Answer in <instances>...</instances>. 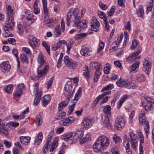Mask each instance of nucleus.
Here are the masks:
<instances>
[{
  "mask_svg": "<svg viewBox=\"0 0 154 154\" xmlns=\"http://www.w3.org/2000/svg\"><path fill=\"white\" fill-rule=\"evenodd\" d=\"M83 134L84 132L83 131H78L76 132H72L64 134L61 136V138L66 142L72 140L73 143L75 142L78 139H79L80 142V140L82 139Z\"/></svg>",
  "mask_w": 154,
  "mask_h": 154,
  "instance_id": "obj_2",
  "label": "nucleus"
},
{
  "mask_svg": "<svg viewBox=\"0 0 154 154\" xmlns=\"http://www.w3.org/2000/svg\"><path fill=\"white\" fill-rule=\"evenodd\" d=\"M29 44L32 48L35 49L39 46V44L38 41L36 38L33 36L29 35Z\"/></svg>",
  "mask_w": 154,
  "mask_h": 154,
  "instance_id": "obj_12",
  "label": "nucleus"
},
{
  "mask_svg": "<svg viewBox=\"0 0 154 154\" xmlns=\"http://www.w3.org/2000/svg\"><path fill=\"white\" fill-rule=\"evenodd\" d=\"M94 122L93 118L91 117H86L84 119L83 123L84 126L87 128H90Z\"/></svg>",
  "mask_w": 154,
  "mask_h": 154,
  "instance_id": "obj_20",
  "label": "nucleus"
},
{
  "mask_svg": "<svg viewBox=\"0 0 154 154\" xmlns=\"http://www.w3.org/2000/svg\"><path fill=\"white\" fill-rule=\"evenodd\" d=\"M20 139L21 143L25 144L27 145L30 142V138L28 137H20Z\"/></svg>",
  "mask_w": 154,
  "mask_h": 154,
  "instance_id": "obj_32",
  "label": "nucleus"
},
{
  "mask_svg": "<svg viewBox=\"0 0 154 154\" xmlns=\"http://www.w3.org/2000/svg\"><path fill=\"white\" fill-rule=\"evenodd\" d=\"M143 70L149 75V72L151 71V62L148 60H144L143 62Z\"/></svg>",
  "mask_w": 154,
  "mask_h": 154,
  "instance_id": "obj_14",
  "label": "nucleus"
},
{
  "mask_svg": "<svg viewBox=\"0 0 154 154\" xmlns=\"http://www.w3.org/2000/svg\"><path fill=\"white\" fill-rule=\"evenodd\" d=\"M98 14L99 17L103 19V20L104 21L105 19H107L106 17L105 14L102 11H98Z\"/></svg>",
  "mask_w": 154,
  "mask_h": 154,
  "instance_id": "obj_54",
  "label": "nucleus"
},
{
  "mask_svg": "<svg viewBox=\"0 0 154 154\" xmlns=\"http://www.w3.org/2000/svg\"><path fill=\"white\" fill-rule=\"evenodd\" d=\"M43 138V134L42 132H40L38 135L37 137L35 138V145H38L42 141Z\"/></svg>",
  "mask_w": 154,
  "mask_h": 154,
  "instance_id": "obj_27",
  "label": "nucleus"
},
{
  "mask_svg": "<svg viewBox=\"0 0 154 154\" xmlns=\"http://www.w3.org/2000/svg\"><path fill=\"white\" fill-rule=\"evenodd\" d=\"M90 66H94L96 70L94 80V82H96L97 81L101 74L102 68L101 65L97 62H91Z\"/></svg>",
  "mask_w": 154,
  "mask_h": 154,
  "instance_id": "obj_5",
  "label": "nucleus"
},
{
  "mask_svg": "<svg viewBox=\"0 0 154 154\" xmlns=\"http://www.w3.org/2000/svg\"><path fill=\"white\" fill-rule=\"evenodd\" d=\"M136 12V14L138 17H143L144 11L142 6H140Z\"/></svg>",
  "mask_w": 154,
  "mask_h": 154,
  "instance_id": "obj_41",
  "label": "nucleus"
},
{
  "mask_svg": "<svg viewBox=\"0 0 154 154\" xmlns=\"http://www.w3.org/2000/svg\"><path fill=\"white\" fill-rule=\"evenodd\" d=\"M146 78L142 74H139L137 75V80L139 82L144 81L146 80Z\"/></svg>",
  "mask_w": 154,
  "mask_h": 154,
  "instance_id": "obj_49",
  "label": "nucleus"
},
{
  "mask_svg": "<svg viewBox=\"0 0 154 154\" xmlns=\"http://www.w3.org/2000/svg\"><path fill=\"white\" fill-rule=\"evenodd\" d=\"M114 87V85L112 84H110L107 85H106L101 90L102 92H104L105 91H107L111 90Z\"/></svg>",
  "mask_w": 154,
  "mask_h": 154,
  "instance_id": "obj_44",
  "label": "nucleus"
},
{
  "mask_svg": "<svg viewBox=\"0 0 154 154\" xmlns=\"http://www.w3.org/2000/svg\"><path fill=\"white\" fill-rule=\"evenodd\" d=\"M7 15L8 17H13V10L10 5L6 6Z\"/></svg>",
  "mask_w": 154,
  "mask_h": 154,
  "instance_id": "obj_23",
  "label": "nucleus"
},
{
  "mask_svg": "<svg viewBox=\"0 0 154 154\" xmlns=\"http://www.w3.org/2000/svg\"><path fill=\"white\" fill-rule=\"evenodd\" d=\"M128 97L127 95L122 96L118 103V108L120 109L122 106L126 99Z\"/></svg>",
  "mask_w": 154,
  "mask_h": 154,
  "instance_id": "obj_38",
  "label": "nucleus"
},
{
  "mask_svg": "<svg viewBox=\"0 0 154 154\" xmlns=\"http://www.w3.org/2000/svg\"><path fill=\"white\" fill-rule=\"evenodd\" d=\"M104 43L103 42H101L99 44V47L97 50L98 53L100 52L101 50H102L104 48Z\"/></svg>",
  "mask_w": 154,
  "mask_h": 154,
  "instance_id": "obj_60",
  "label": "nucleus"
},
{
  "mask_svg": "<svg viewBox=\"0 0 154 154\" xmlns=\"http://www.w3.org/2000/svg\"><path fill=\"white\" fill-rule=\"evenodd\" d=\"M12 117L14 119H21L24 118V116L21 114L20 115H14Z\"/></svg>",
  "mask_w": 154,
  "mask_h": 154,
  "instance_id": "obj_61",
  "label": "nucleus"
},
{
  "mask_svg": "<svg viewBox=\"0 0 154 154\" xmlns=\"http://www.w3.org/2000/svg\"><path fill=\"white\" fill-rule=\"evenodd\" d=\"M86 35L87 34L85 33L78 34L75 35L74 38L75 40H79Z\"/></svg>",
  "mask_w": 154,
  "mask_h": 154,
  "instance_id": "obj_52",
  "label": "nucleus"
},
{
  "mask_svg": "<svg viewBox=\"0 0 154 154\" xmlns=\"http://www.w3.org/2000/svg\"><path fill=\"white\" fill-rule=\"evenodd\" d=\"M77 65V63L71 60L70 61L66 66L72 69H75Z\"/></svg>",
  "mask_w": 154,
  "mask_h": 154,
  "instance_id": "obj_45",
  "label": "nucleus"
},
{
  "mask_svg": "<svg viewBox=\"0 0 154 154\" xmlns=\"http://www.w3.org/2000/svg\"><path fill=\"white\" fill-rule=\"evenodd\" d=\"M51 99V97L48 95H45L42 100V105L44 106H47L50 102Z\"/></svg>",
  "mask_w": 154,
  "mask_h": 154,
  "instance_id": "obj_26",
  "label": "nucleus"
},
{
  "mask_svg": "<svg viewBox=\"0 0 154 154\" xmlns=\"http://www.w3.org/2000/svg\"><path fill=\"white\" fill-rule=\"evenodd\" d=\"M0 134L2 135H7L8 134V132L5 127V124L0 125Z\"/></svg>",
  "mask_w": 154,
  "mask_h": 154,
  "instance_id": "obj_24",
  "label": "nucleus"
},
{
  "mask_svg": "<svg viewBox=\"0 0 154 154\" xmlns=\"http://www.w3.org/2000/svg\"><path fill=\"white\" fill-rule=\"evenodd\" d=\"M125 27L126 29L130 31L131 29V24L129 21L126 22L125 23Z\"/></svg>",
  "mask_w": 154,
  "mask_h": 154,
  "instance_id": "obj_62",
  "label": "nucleus"
},
{
  "mask_svg": "<svg viewBox=\"0 0 154 154\" xmlns=\"http://www.w3.org/2000/svg\"><path fill=\"white\" fill-rule=\"evenodd\" d=\"M142 105L146 111L149 110L154 104V102L152 99L149 97H145L142 100Z\"/></svg>",
  "mask_w": 154,
  "mask_h": 154,
  "instance_id": "obj_7",
  "label": "nucleus"
},
{
  "mask_svg": "<svg viewBox=\"0 0 154 154\" xmlns=\"http://www.w3.org/2000/svg\"><path fill=\"white\" fill-rule=\"evenodd\" d=\"M54 79V76H52L50 79V80L47 83V87L48 89L51 86L53 82Z\"/></svg>",
  "mask_w": 154,
  "mask_h": 154,
  "instance_id": "obj_64",
  "label": "nucleus"
},
{
  "mask_svg": "<svg viewBox=\"0 0 154 154\" xmlns=\"http://www.w3.org/2000/svg\"><path fill=\"white\" fill-rule=\"evenodd\" d=\"M75 120L74 116H69L68 117L61 121L60 122L61 124L64 126H68L70 124L73 123Z\"/></svg>",
  "mask_w": 154,
  "mask_h": 154,
  "instance_id": "obj_11",
  "label": "nucleus"
},
{
  "mask_svg": "<svg viewBox=\"0 0 154 154\" xmlns=\"http://www.w3.org/2000/svg\"><path fill=\"white\" fill-rule=\"evenodd\" d=\"M25 16L26 19L24 21V23L26 24V26L31 25L37 19L36 17L31 13L26 14Z\"/></svg>",
  "mask_w": 154,
  "mask_h": 154,
  "instance_id": "obj_8",
  "label": "nucleus"
},
{
  "mask_svg": "<svg viewBox=\"0 0 154 154\" xmlns=\"http://www.w3.org/2000/svg\"><path fill=\"white\" fill-rule=\"evenodd\" d=\"M110 138L105 135L99 137L93 146L94 150L97 152H101L106 149L110 143Z\"/></svg>",
  "mask_w": 154,
  "mask_h": 154,
  "instance_id": "obj_1",
  "label": "nucleus"
},
{
  "mask_svg": "<svg viewBox=\"0 0 154 154\" xmlns=\"http://www.w3.org/2000/svg\"><path fill=\"white\" fill-rule=\"evenodd\" d=\"M115 122V126L118 129L121 130L125 125V119L124 117L122 116H119L116 118Z\"/></svg>",
  "mask_w": 154,
  "mask_h": 154,
  "instance_id": "obj_9",
  "label": "nucleus"
},
{
  "mask_svg": "<svg viewBox=\"0 0 154 154\" xmlns=\"http://www.w3.org/2000/svg\"><path fill=\"white\" fill-rule=\"evenodd\" d=\"M130 144L128 136L125 134L124 136L123 139V145L124 146H127L128 145Z\"/></svg>",
  "mask_w": 154,
  "mask_h": 154,
  "instance_id": "obj_53",
  "label": "nucleus"
},
{
  "mask_svg": "<svg viewBox=\"0 0 154 154\" xmlns=\"http://www.w3.org/2000/svg\"><path fill=\"white\" fill-rule=\"evenodd\" d=\"M75 89H72V85L70 82H68L64 87V94L66 99L70 100V98L72 96Z\"/></svg>",
  "mask_w": 154,
  "mask_h": 154,
  "instance_id": "obj_6",
  "label": "nucleus"
},
{
  "mask_svg": "<svg viewBox=\"0 0 154 154\" xmlns=\"http://www.w3.org/2000/svg\"><path fill=\"white\" fill-rule=\"evenodd\" d=\"M38 1L36 0L33 5V8L34 10V12L36 14H38L40 12V9L38 7Z\"/></svg>",
  "mask_w": 154,
  "mask_h": 154,
  "instance_id": "obj_36",
  "label": "nucleus"
},
{
  "mask_svg": "<svg viewBox=\"0 0 154 154\" xmlns=\"http://www.w3.org/2000/svg\"><path fill=\"white\" fill-rule=\"evenodd\" d=\"M85 69L84 71L83 75L87 79H89L90 76L91 75L90 74V71L88 69V67L87 66H85Z\"/></svg>",
  "mask_w": 154,
  "mask_h": 154,
  "instance_id": "obj_39",
  "label": "nucleus"
},
{
  "mask_svg": "<svg viewBox=\"0 0 154 154\" xmlns=\"http://www.w3.org/2000/svg\"><path fill=\"white\" fill-rule=\"evenodd\" d=\"M109 116H105L103 117L102 119V123L105 126L109 129L112 128L111 124L109 120Z\"/></svg>",
  "mask_w": 154,
  "mask_h": 154,
  "instance_id": "obj_16",
  "label": "nucleus"
},
{
  "mask_svg": "<svg viewBox=\"0 0 154 154\" xmlns=\"http://www.w3.org/2000/svg\"><path fill=\"white\" fill-rule=\"evenodd\" d=\"M54 35L56 37H59L61 34L60 27L59 26H56L55 28V30L53 31Z\"/></svg>",
  "mask_w": 154,
  "mask_h": 154,
  "instance_id": "obj_34",
  "label": "nucleus"
},
{
  "mask_svg": "<svg viewBox=\"0 0 154 154\" xmlns=\"http://www.w3.org/2000/svg\"><path fill=\"white\" fill-rule=\"evenodd\" d=\"M92 51L91 49L90 48L83 46L80 51V53L82 56L87 57L91 54Z\"/></svg>",
  "mask_w": 154,
  "mask_h": 154,
  "instance_id": "obj_15",
  "label": "nucleus"
},
{
  "mask_svg": "<svg viewBox=\"0 0 154 154\" xmlns=\"http://www.w3.org/2000/svg\"><path fill=\"white\" fill-rule=\"evenodd\" d=\"M113 139L116 143H117L121 140V139L116 134L113 135Z\"/></svg>",
  "mask_w": 154,
  "mask_h": 154,
  "instance_id": "obj_56",
  "label": "nucleus"
},
{
  "mask_svg": "<svg viewBox=\"0 0 154 154\" xmlns=\"http://www.w3.org/2000/svg\"><path fill=\"white\" fill-rule=\"evenodd\" d=\"M91 140V137L90 134H86L85 137L83 138L82 139H81L80 144H83L85 142Z\"/></svg>",
  "mask_w": 154,
  "mask_h": 154,
  "instance_id": "obj_40",
  "label": "nucleus"
},
{
  "mask_svg": "<svg viewBox=\"0 0 154 154\" xmlns=\"http://www.w3.org/2000/svg\"><path fill=\"white\" fill-rule=\"evenodd\" d=\"M126 61L128 63L131 64L135 61V52H132L130 55L126 58Z\"/></svg>",
  "mask_w": 154,
  "mask_h": 154,
  "instance_id": "obj_30",
  "label": "nucleus"
},
{
  "mask_svg": "<svg viewBox=\"0 0 154 154\" xmlns=\"http://www.w3.org/2000/svg\"><path fill=\"white\" fill-rule=\"evenodd\" d=\"M58 139L59 138L57 137H56L54 138V139L53 142L52 144V147L50 148V152H52L54 150V149L56 148L57 147L58 145Z\"/></svg>",
  "mask_w": 154,
  "mask_h": 154,
  "instance_id": "obj_28",
  "label": "nucleus"
},
{
  "mask_svg": "<svg viewBox=\"0 0 154 154\" xmlns=\"http://www.w3.org/2000/svg\"><path fill=\"white\" fill-rule=\"evenodd\" d=\"M22 93V91L20 90L17 91L15 92L14 94V99L16 101H18L20 98V96Z\"/></svg>",
  "mask_w": 154,
  "mask_h": 154,
  "instance_id": "obj_42",
  "label": "nucleus"
},
{
  "mask_svg": "<svg viewBox=\"0 0 154 154\" xmlns=\"http://www.w3.org/2000/svg\"><path fill=\"white\" fill-rule=\"evenodd\" d=\"M137 135L139 136V138L140 139V154H143V150L142 146V145L144 143V137L141 130H138L137 131Z\"/></svg>",
  "mask_w": 154,
  "mask_h": 154,
  "instance_id": "obj_13",
  "label": "nucleus"
},
{
  "mask_svg": "<svg viewBox=\"0 0 154 154\" xmlns=\"http://www.w3.org/2000/svg\"><path fill=\"white\" fill-rule=\"evenodd\" d=\"M69 101V100L66 99V100L63 101L61 103H60L59 104L58 106L59 111H60L63 108L66 106H67L68 104Z\"/></svg>",
  "mask_w": 154,
  "mask_h": 154,
  "instance_id": "obj_31",
  "label": "nucleus"
},
{
  "mask_svg": "<svg viewBox=\"0 0 154 154\" xmlns=\"http://www.w3.org/2000/svg\"><path fill=\"white\" fill-rule=\"evenodd\" d=\"M20 59L23 63H28V60L26 55L24 54H21L20 57Z\"/></svg>",
  "mask_w": 154,
  "mask_h": 154,
  "instance_id": "obj_47",
  "label": "nucleus"
},
{
  "mask_svg": "<svg viewBox=\"0 0 154 154\" xmlns=\"http://www.w3.org/2000/svg\"><path fill=\"white\" fill-rule=\"evenodd\" d=\"M35 122L37 125L39 126L41 125L42 123V119L40 115H38L36 116Z\"/></svg>",
  "mask_w": 154,
  "mask_h": 154,
  "instance_id": "obj_43",
  "label": "nucleus"
},
{
  "mask_svg": "<svg viewBox=\"0 0 154 154\" xmlns=\"http://www.w3.org/2000/svg\"><path fill=\"white\" fill-rule=\"evenodd\" d=\"M82 89L80 88L77 91L76 94H75V97L72 100L73 103H76L77 101L81 97L82 95Z\"/></svg>",
  "mask_w": 154,
  "mask_h": 154,
  "instance_id": "obj_25",
  "label": "nucleus"
},
{
  "mask_svg": "<svg viewBox=\"0 0 154 154\" xmlns=\"http://www.w3.org/2000/svg\"><path fill=\"white\" fill-rule=\"evenodd\" d=\"M42 89H38L36 91L35 95V98L34 101L33 105L35 106L37 105L40 102L42 96Z\"/></svg>",
  "mask_w": 154,
  "mask_h": 154,
  "instance_id": "obj_18",
  "label": "nucleus"
},
{
  "mask_svg": "<svg viewBox=\"0 0 154 154\" xmlns=\"http://www.w3.org/2000/svg\"><path fill=\"white\" fill-rule=\"evenodd\" d=\"M14 25V17H8L4 27L5 31H8L9 30L12 29Z\"/></svg>",
  "mask_w": 154,
  "mask_h": 154,
  "instance_id": "obj_10",
  "label": "nucleus"
},
{
  "mask_svg": "<svg viewBox=\"0 0 154 154\" xmlns=\"http://www.w3.org/2000/svg\"><path fill=\"white\" fill-rule=\"evenodd\" d=\"M111 108L109 105H106L104 107L103 112L106 114V116H110L111 114Z\"/></svg>",
  "mask_w": 154,
  "mask_h": 154,
  "instance_id": "obj_37",
  "label": "nucleus"
},
{
  "mask_svg": "<svg viewBox=\"0 0 154 154\" xmlns=\"http://www.w3.org/2000/svg\"><path fill=\"white\" fill-rule=\"evenodd\" d=\"M43 46L45 48L48 53L50 54V46L48 45L46 42H42Z\"/></svg>",
  "mask_w": 154,
  "mask_h": 154,
  "instance_id": "obj_51",
  "label": "nucleus"
},
{
  "mask_svg": "<svg viewBox=\"0 0 154 154\" xmlns=\"http://www.w3.org/2000/svg\"><path fill=\"white\" fill-rule=\"evenodd\" d=\"M115 11V7L112 6L109 11L108 12V15L110 17L113 16L114 13Z\"/></svg>",
  "mask_w": 154,
  "mask_h": 154,
  "instance_id": "obj_58",
  "label": "nucleus"
},
{
  "mask_svg": "<svg viewBox=\"0 0 154 154\" xmlns=\"http://www.w3.org/2000/svg\"><path fill=\"white\" fill-rule=\"evenodd\" d=\"M73 16H74V18L80 17L79 16V11L78 8H71L68 12L66 17V20L67 22L66 25L68 26L70 25L71 19Z\"/></svg>",
  "mask_w": 154,
  "mask_h": 154,
  "instance_id": "obj_3",
  "label": "nucleus"
},
{
  "mask_svg": "<svg viewBox=\"0 0 154 154\" xmlns=\"http://www.w3.org/2000/svg\"><path fill=\"white\" fill-rule=\"evenodd\" d=\"M1 70L3 72H6L9 71L11 68L10 65L8 61L3 62L1 64Z\"/></svg>",
  "mask_w": 154,
  "mask_h": 154,
  "instance_id": "obj_17",
  "label": "nucleus"
},
{
  "mask_svg": "<svg viewBox=\"0 0 154 154\" xmlns=\"http://www.w3.org/2000/svg\"><path fill=\"white\" fill-rule=\"evenodd\" d=\"M99 6L100 8L103 10H105L107 9V6L101 2H100Z\"/></svg>",
  "mask_w": 154,
  "mask_h": 154,
  "instance_id": "obj_59",
  "label": "nucleus"
},
{
  "mask_svg": "<svg viewBox=\"0 0 154 154\" xmlns=\"http://www.w3.org/2000/svg\"><path fill=\"white\" fill-rule=\"evenodd\" d=\"M81 22V18L80 17H78L74 18L73 21L72 26L73 27H79Z\"/></svg>",
  "mask_w": 154,
  "mask_h": 154,
  "instance_id": "obj_29",
  "label": "nucleus"
},
{
  "mask_svg": "<svg viewBox=\"0 0 154 154\" xmlns=\"http://www.w3.org/2000/svg\"><path fill=\"white\" fill-rule=\"evenodd\" d=\"M43 66H39L37 70L38 74L39 77H42L44 75L49 69L48 65H46L43 68V70H41V68Z\"/></svg>",
  "mask_w": 154,
  "mask_h": 154,
  "instance_id": "obj_19",
  "label": "nucleus"
},
{
  "mask_svg": "<svg viewBox=\"0 0 154 154\" xmlns=\"http://www.w3.org/2000/svg\"><path fill=\"white\" fill-rule=\"evenodd\" d=\"M13 89V86L11 85H9L5 88V90L8 94L11 93Z\"/></svg>",
  "mask_w": 154,
  "mask_h": 154,
  "instance_id": "obj_46",
  "label": "nucleus"
},
{
  "mask_svg": "<svg viewBox=\"0 0 154 154\" xmlns=\"http://www.w3.org/2000/svg\"><path fill=\"white\" fill-rule=\"evenodd\" d=\"M63 57V54L61 53L58 61L57 67L58 68H60L61 66V61L62 60Z\"/></svg>",
  "mask_w": 154,
  "mask_h": 154,
  "instance_id": "obj_63",
  "label": "nucleus"
},
{
  "mask_svg": "<svg viewBox=\"0 0 154 154\" xmlns=\"http://www.w3.org/2000/svg\"><path fill=\"white\" fill-rule=\"evenodd\" d=\"M137 51L135 52V60L137 59H139L140 58L141 55L139 56L138 57H137L140 54L142 48L140 47L139 48H137Z\"/></svg>",
  "mask_w": 154,
  "mask_h": 154,
  "instance_id": "obj_50",
  "label": "nucleus"
},
{
  "mask_svg": "<svg viewBox=\"0 0 154 154\" xmlns=\"http://www.w3.org/2000/svg\"><path fill=\"white\" fill-rule=\"evenodd\" d=\"M62 45L58 43H56L52 45V48L53 50L55 51L58 48H60Z\"/></svg>",
  "mask_w": 154,
  "mask_h": 154,
  "instance_id": "obj_55",
  "label": "nucleus"
},
{
  "mask_svg": "<svg viewBox=\"0 0 154 154\" xmlns=\"http://www.w3.org/2000/svg\"><path fill=\"white\" fill-rule=\"evenodd\" d=\"M139 121L140 125H145L144 126L145 133L146 137H148L149 133V122L145 117V114L144 111H141L139 114Z\"/></svg>",
  "mask_w": 154,
  "mask_h": 154,
  "instance_id": "obj_4",
  "label": "nucleus"
},
{
  "mask_svg": "<svg viewBox=\"0 0 154 154\" xmlns=\"http://www.w3.org/2000/svg\"><path fill=\"white\" fill-rule=\"evenodd\" d=\"M38 63L40 64L39 66H43L45 60L44 59L43 54L41 53H40L38 56Z\"/></svg>",
  "mask_w": 154,
  "mask_h": 154,
  "instance_id": "obj_33",
  "label": "nucleus"
},
{
  "mask_svg": "<svg viewBox=\"0 0 154 154\" xmlns=\"http://www.w3.org/2000/svg\"><path fill=\"white\" fill-rule=\"evenodd\" d=\"M55 22L54 20L53 19H49L47 20L46 21V24L48 27L51 26L54 24Z\"/></svg>",
  "mask_w": 154,
  "mask_h": 154,
  "instance_id": "obj_57",
  "label": "nucleus"
},
{
  "mask_svg": "<svg viewBox=\"0 0 154 154\" xmlns=\"http://www.w3.org/2000/svg\"><path fill=\"white\" fill-rule=\"evenodd\" d=\"M123 38V36L121 35L117 37L115 41L112 43V45L119 46V44L121 42Z\"/></svg>",
  "mask_w": 154,
  "mask_h": 154,
  "instance_id": "obj_35",
  "label": "nucleus"
},
{
  "mask_svg": "<svg viewBox=\"0 0 154 154\" xmlns=\"http://www.w3.org/2000/svg\"><path fill=\"white\" fill-rule=\"evenodd\" d=\"M88 27L87 21L85 20H83L82 22H81L79 28L82 29H85Z\"/></svg>",
  "mask_w": 154,
  "mask_h": 154,
  "instance_id": "obj_48",
  "label": "nucleus"
},
{
  "mask_svg": "<svg viewBox=\"0 0 154 154\" xmlns=\"http://www.w3.org/2000/svg\"><path fill=\"white\" fill-rule=\"evenodd\" d=\"M116 84L118 87H127L128 86V84L124 80L121 78L116 82Z\"/></svg>",
  "mask_w": 154,
  "mask_h": 154,
  "instance_id": "obj_21",
  "label": "nucleus"
},
{
  "mask_svg": "<svg viewBox=\"0 0 154 154\" xmlns=\"http://www.w3.org/2000/svg\"><path fill=\"white\" fill-rule=\"evenodd\" d=\"M129 136L131 146L134 149H135V133L133 132H130Z\"/></svg>",
  "mask_w": 154,
  "mask_h": 154,
  "instance_id": "obj_22",
  "label": "nucleus"
}]
</instances>
